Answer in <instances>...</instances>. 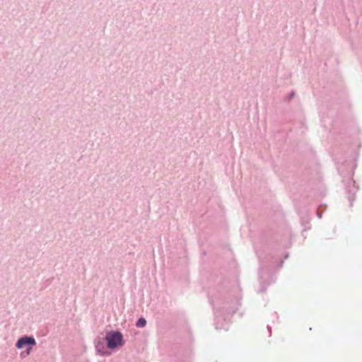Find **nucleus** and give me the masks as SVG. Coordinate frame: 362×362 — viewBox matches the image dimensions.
Listing matches in <instances>:
<instances>
[{
  "label": "nucleus",
  "instance_id": "f257e3e1",
  "mask_svg": "<svg viewBox=\"0 0 362 362\" xmlns=\"http://www.w3.org/2000/svg\"><path fill=\"white\" fill-rule=\"evenodd\" d=\"M96 354L100 356H110L114 351L122 347L125 341L122 332L117 329L105 330V334L94 339Z\"/></svg>",
  "mask_w": 362,
  "mask_h": 362
},
{
  "label": "nucleus",
  "instance_id": "f03ea898",
  "mask_svg": "<svg viewBox=\"0 0 362 362\" xmlns=\"http://www.w3.org/2000/svg\"><path fill=\"white\" fill-rule=\"evenodd\" d=\"M35 345V339L32 335H23L20 337L16 342V347L18 349H26L25 356L29 355ZM21 356L22 357L24 356V353L22 352Z\"/></svg>",
  "mask_w": 362,
  "mask_h": 362
},
{
  "label": "nucleus",
  "instance_id": "7ed1b4c3",
  "mask_svg": "<svg viewBox=\"0 0 362 362\" xmlns=\"http://www.w3.org/2000/svg\"><path fill=\"white\" fill-rule=\"evenodd\" d=\"M146 324V320L144 318H140L138 321H137V327H144Z\"/></svg>",
  "mask_w": 362,
  "mask_h": 362
}]
</instances>
